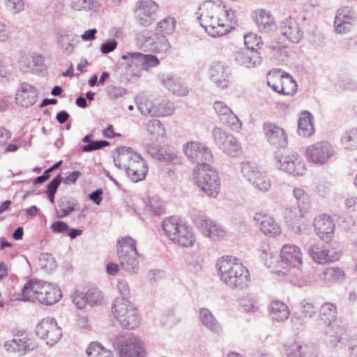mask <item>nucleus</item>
<instances>
[{
  "label": "nucleus",
  "mask_w": 357,
  "mask_h": 357,
  "mask_svg": "<svg viewBox=\"0 0 357 357\" xmlns=\"http://www.w3.org/2000/svg\"><path fill=\"white\" fill-rule=\"evenodd\" d=\"M195 15L200 25L212 37L227 34L236 24L235 10L220 2L205 1L199 5Z\"/></svg>",
  "instance_id": "f257e3e1"
},
{
  "label": "nucleus",
  "mask_w": 357,
  "mask_h": 357,
  "mask_svg": "<svg viewBox=\"0 0 357 357\" xmlns=\"http://www.w3.org/2000/svg\"><path fill=\"white\" fill-rule=\"evenodd\" d=\"M337 315V306L333 303L326 302L319 307L318 326L331 347H342L347 340L344 328L334 324Z\"/></svg>",
  "instance_id": "f03ea898"
},
{
  "label": "nucleus",
  "mask_w": 357,
  "mask_h": 357,
  "mask_svg": "<svg viewBox=\"0 0 357 357\" xmlns=\"http://www.w3.org/2000/svg\"><path fill=\"white\" fill-rule=\"evenodd\" d=\"M216 266L221 281L232 289L248 287L250 273L236 257L225 255L218 259Z\"/></svg>",
  "instance_id": "7ed1b4c3"
},
{
  "label": "nucleus",
  "mask_w": 357,
  "mask_h": 357,
  "mask_svg": "<svg viewBox=\"0 0 357 357\" xmlns=\"http://www.w3.org/2000/svg\"><path fill=\"white\" fill-rule=\"evenodd\" d=\"M114 162L119 169H124L128 176L134 182L144 180L148 172L144 159L130 147L117 148L114 155Z\"/></svg>",
  "instance_id": "20e7f679"
},
{
  "label": "nucleus",
  "mask_w": 357,
  "mask_h": 357,
  "mask_svg": "<svg viewBox=\"0 0 357 357\" xmlns=\"http://www.w3.org/2000/svg\"><path fill=\"white\" fill-rule=\"evenodd\" d=\"M61 292L55 284L38 280H30L23 289L22 297L17 300L39 302L47 305H53L61 299Z\"/></svg>",
  "instance_id": "39448f33"
},
{
  "label": "nucleus",
  "mask_w": 357,
  "mask_h": 357,
  "mask_svg": "<svg viewBox=\"0 0 357 357\" xmlns=\"http://www.w3.org/2000/svg\"><path fill=\"white\" fill-rule=\"evenodd\" d=\"M166 236L174 243L185 248L194 246L196 236L192 228L176 217L165 218L162 225Z\"/></svg>",
  "instance_id": "423d86ee"
},
{
  "label": "nucleus",
  "mask_w": 357,
  "mask_h": 357,
  "mask_svg": "<svg viewBox=\"0 0 357 357\" xmlns=\"http://www.w3.org/2000/svg\"><path fill=\"white\" fill-rule=\"evenodd\" d=\"M111 311L114 318L124 329L135 330L141 324L140 314L128 298H115L112 304Z\"/></svg>",
  "instance_id": "0eeeda50"
},
{
  "label": "nucleus",
  "mask_w": 357,
  "mask_h": 357,
  "mask_svg": "<svg viewBox=\"0 0 357 357\" xmlns=\"http://www.w3.org/2000/svg\"><path fill=\"white\" fill-rule=\"evenodd\" d=\"M281 266L289 272V280L296 285L305 284L301 280L303 269V253L295 244H285L280 250Z\"/></svg>",
  "instance_id": "6e6552de"
},
{
  "label": "nucleus",
  "mask_w": 357,
  "mask_h": 357,
  "mask_svg": "<svg viewBox=\"0 0 357 357\" xmlns=\"http://www.w3.org/2000/svg\"><path fill=\"white\" fill-rule=\"evenodd\" d=\"M136 241L129 236L119 238L116 252L121 268L126 272L135 274L139 269V259L143 255L137 252Z\"/></svg>",
  "instance_id": "1a4fd4ad"
},
{
  "label": "nucleus",
  "mask_w": 357,
  "mask_h": 357,
  "mask_svg": "<svg viewBox=\"0 0 357 357\" xmlns=\"http://www.w3.org/2000/svg\"><path fill=\"white\" fill-rule=\"evenodd\" d=\"M243 177L257 190L265 193L272 188V180L268 174L255 164L243 162L240 164Z\"/></svg>",
  "instance_id": "9d476101"
},
{
  "label": "nucleus",
  "mask_w": 357,
  "mask_h": 357,
  "mask_svg": "<svg viewBox=\"0 0 357 357\" xmlns=\"http://www.w3.org/2000/svg\"><path fill=\"white\" fill-rule=\"evenodd\" d=\"M119 357H143V342L133 334L118 335L111 339Z\"/></svg>",
  "instance_id": "9b49d317"
},
{
  "label": "nucleus",
  "mask_w": 357,
  "mask_h": 357,
  "mask_svg": "<svg viewBox=\"0 0 357 357\" xmlns=\"http://www.w3.org/2000/svg\"><path fill=\"white\" fill-rule=\"evenodd\" d=\"M197 186L208 196L216 197L220 190V181L218 172L211 166H200L195 170Z\"/></svg>",
  "instance_id": "f8f14e48"
},
{
  "label": "nucleus",
  "mask_w": 357,
  "mask_h": 357,
  "mask_svg": "<svg viewBox=\"0 0 357 357\" xmlns=\"http://www.w3.org/2000/svg\"><path fill=\"white\" fill-rule=\"evenodd\" d=\"M335 155V148L328 141L316 142L309 146L305 150L307 161L317 165L326 164Z\"/></svg>",
  "instance_id": "ddd939ff"
},
{
  "label": "nucleus",
  "mask_w": 357,
  "mask_h": 357,
  "mask_svg": "<svg viewBox=\"0 0 357 357\" xmlns=\"http://www.w3.org/2000/svg\"><path fill=\"white\" fill-rule=\"evenodd\" d=\"M183 151L190 161L197 164L195 170L200 166H211L213 155L208 147L204 144L197 142H188L183 146Z\"/></svg>",
  "instance_id": "4468645a"
},
{
  "label": "nucleus",
  "mask_w": 357,
  "mask_h": 357,
  "mask_svg": "<svg viewBox=\"0 0 357 357\" xmlns=\"http://www.w3.org/2000/svg\"><path fill=\"white\" fill-rule=\"evenodd\" d=\"M307 253L317 264H326L337 261L342 253L337 248L313 243L307 248Z\"/></svg>",
  "instance_id": "2eb2a0df"
},
{
  "label": "nucleus",
  "mask_w": 357,
  "mask_h": 357,
  "mask_svg": "<svg viewBox=\"0 0 357 357\" xmlns=\"http://www.w3.org/2000/svg\"><path fill=\"white\" fill-rule=\"evenodd\" d=\"M36 333L41 339L46 341V344L54 345L61 337V329L52 317L43 319L36 327Z\"/></svg>",
  "instance_id": "dca6fc26"
},
{
  "label": "nucleus",
  "mask_w": 357,
  "mask_h": 357,
  "mask_svg": "<svg viewBox=\"0 0 357 357\" xmlns=\"http://www.w3.org/2000/svg\"><path fill=\"white\" fill-rule=\"evenodd\" d=\"M208 75L211 81L219 89H227L232 83L231 69L222 62H213Z\"/></svg>",
  "instance_id": "f3484780"
},
{
  "label": "nucleus",
  "mask_w": 357,
  "mask_h": 357,
  "mask_svg": "<svg viewBox=\"0 0 357 357\" xmlns=\"http://www.w3.org/2000/svg\"><path fill=\"white\" fill-rule=\"evenodd\" d=\"M212 137L218 148L227 155L235 156L238 153L241 146L231 134L221 128L215 127L212 130Z\"/></svg>",
  "instance_id": "a211bd4d"
},
{
  "label": "nucleus",
  "mask_w": 357,
  "mask_h": 357,
  "mask_svg": "<svg viewBox=\"0 0 357 357\" xmlns=\"http://www.w3.org/2000/svg\"><path fill=\"white\" fill-rule=\"evenodd\" d=\"M158 5L153 0H139L135 3L137 23L143 26H150L155 20Z\"/></svg>",
  "instance_id": "6ab92c4d"
},
{
  "label": "nucleus",
  "mask_w": 357,
  "mask_h": 357,
  "mask_svg": "<svg viewBox=\"0 0 357 357\" xmlns=\"http://www.w3.org/2000/svg\"><path fill=\"white\" fill-rule=\"evenodd\" d=\"M275 159L280 169L294 176H303L307 171L305 164L296 153L276 156Z\"/></svg>",
  "instance_id": "aec40b11"
},
{
  "label": "nucleus",
  "mask_w": 357,
  "mask_h": 357,
  "mask_svg": "<svg viewBox=\"0 0 357 357\" xmlns=\"http://www.w3.org/2000/svg\"><path fill=\"white\" fill-rule=\"evenodd\" d=\"M263 132L266 140L275 148H284L288 144L287 135L281 126L269 121L263 124Z\"/></svg>",
  "instance_id": "412c9836"
},
{
  "label": "nucleus",
  "mask_w": 357,
  "mask_h": 357,
  "mask_svg": "<svg viewBox=\"0 0 357 357\" xmlns=\"http://www.w3.org/2000/svg\"><path fill=\"white\" fill-rule=\"evenodd\" d=\"M314 227L317 235L324 242H331L334 237L335 224L330 215L321 214L314 220Z\"/></svg>",
  "instance_id": "4be33fe9"
},
{
  "label": "nucleus",
  "mask_w": 357,
  "mask_h": 357,
  "mask_svg": "<svg viewBox=\"0 0 357 357\" xmlns=\"http://www.w3.org/2000/svg\"><path fill=\"white\" fill-rule=\"evenodd\" d=\"M55 37L59 50L67 56L73 54L79 42L78 36L65 29L56 30Z\"/></svg>",
  "instance_id": "5701e85b"
},
{
  "label": "nucleus",
  "mask_w": 357,
  "mask_h": 357,
  "mask_svg": "<svg viewBox=\"0 0 357 357\" xmlns=\"http://www.w3.org/2000/svg\"><path fill=\"white\" fill-rule=\"evenodd\" d=\"M197 224L202 234L211 240L223 239L227 235L225 229L211 218L200 217L197 218Z\"/></svg>",
  "instance_id": "b1692460"
},
{
  "label": "nucleus",
  "mask_w": 357,
  "mask_h": 357,
  "mask_svg": "<svg viewBox=\"0 0 357 357\" xmlns=\"http://www.w3.org/2000/svg\"><path fill=\"white\" fill-rule=\"evenodd\" d=\"M38 95V91L34 86L27 82H22L15 94V102L20 107H29L36 102Z\"/></svg>",
  "instance_id": "393cba45"
},
{
  "label": "nucleus",
  "mask_w": 357,
  "mask_h": 357,
  "mask_svg": "<svg viewBox=\"0 0 357 357\" xmlns=\"http://www.w3.org/2000/svg\"><path fill=\"white\" fill-rule=\"evenodd\" d=\"M158 78L160 84L174 95L185 96L189 93L188 86L182 79L172 73H162L158 75Z\"/></svg>",
  "instance_id": "a878e982"
},
{
  "label": "nucleus",
  "mask_w": 357,
  "mask_h": 357,
  "mask_svg": "<svg viewBox=\"0 0 357 357\" xmlns=\"http://www.w3.org/2000/svg\"><path fill=\"white\" fill-rule=\"evenodd\" d=\"M355 19L356 14L352 8L349 6L340 8L337 10L335 17V31L338 33L347 32L355 22Z\"/></svg>",
  "instance_id": "bb28decb"
},
{
  "label": "nucleus",
  "mask_w": 357,
  "mask_h": 357,
  "mask_svg": "<svg viewBox=\"0 0 357 357\" xmlns=\"http://www.w3.org/2000/svg\"><path fill=\"white\" fill-rule=\"evenodd\" d=\"M4 347L8 352L17 354L18 356H23L28 351L33 350L35 344L33 340L22 335L6 341Z\"/></svg>",
  "instance_id": "cd10ccee"
},
{
  "label": "nucleus",
  "mask_w": 357,
  "mask_h": 357,
  "mask_svg": "<svg viewBox=\"0 0 357 357\" xmlns=\"http://www.w3.org/2000/svg\"><path fill=\"white\" fill-rule=\"evenodd\" d=\"M284 348L287 357H317L315 349L307 344L291 342L285 344Z\"/></svg>",
  "instance_id": "c85d7f7f"
},
{
  "label": "nucleus",
  "mask_w": 357,
  "mask_h": 357,
  "mask_svg": "<svg viewBox=\"0 0 357 357\" xmlns=\"http://www.w3.org/2000/svg\"><path fill=\"white\" fill-rule=\"evenodd\" d=\"M254 220L259 225L261 231L266 236L273 237L282 232L280 227L271 216L257 213L254 216Z\"/></svg>",
  "instance_id": "c756f323"
},
{
  "label": "nucleus",
  "mask_w": 357,
  "mask_h": 357,
  "mask_svg": "<svg viewBox=\"0 0 357 357\" xmlns=\"http://www.w3.org/2000/svg\"><path fill=\"white\" fill-rule=\"evenodd\" d=\"M345 277L343 269L337 266L324 268L318 274L319 280L328 285L340 283L344 280Z\"/></svg>",
  "instance_id": "7c9ffc66"
},
{
  "label": "nucleus",
  "mask_w": 357,
  "mask_h": 357,
  "mask_svg": "<svg viewBox=\"0 0 357 357\" xmlns=\"http://www.w3.org/2000/svg\"><path fill=\"white\" fill-rule=\"evenodd\" d=\"M280 31L284 36L294 43H298L303 36V32L298 23L290 17L282 22Z\"/></svg>",
  "instance_id": "2f4dec72"
},
{
  "label": "nucleus",
  "mask_w": 357,
  "mask_h": 357,
  "mask_svg": "<svg viewBox=\"0 0 357 357\" xmlns=\"http://www.w3.org/2000/svg\"><path fill=\"white\" fill-rule=\"evenodd\" d=\"M235 61L238 64L250 68L260 65L262 59L258 51L245 50L236 53Z\"/></svg>",
  "instance_id": "473e14b6"
},
{
  "label": "nucleus",
  "mask_w": 357,
  "mask_h": 357,
  "mask_svg": "<svg viewBox=\"0 0 357 357\" xmlns=\"http://www.w3.org/2000/svg\"><path fill=\"white\" fill-rule=\"evenodd\" d=\"M268 315L272 321L282 322L289 317L288 306L280 301H272L268 307Z\"/></svg>",
  "instance_id": "72a5a7b5"
},
{
  "label": "nucleus",
  "mask_w": 357,
  "mask_h": 357,
  "mask_svg": "<svg viewBox=\"0 0 357 357\" xmlns=\"http://www.w3.org/2000/svg\"><path fill=\"white\" fill-rule=\"evenodd\" d=\"M199 319L202 324L212 333L215 334L222 333L221 324L208 308L203 307L199 310Z\"/></svg>",
  "instance_id": "f704fd0d"
},
{
  "label": "nucleus",
  "mask_w": 357,
  "mask_h": 357,
  "mask_svg": "<svg viewBox=\"0 0 357 357\" xmlns=\"http://www.w3.org/2000/svg\"><path fill=\"white\" fill-rule=\"evenodd\" d=\"M254 19L259 29L269 31L275 29V20L271 13L264 9H259L254 12Z\"/></svg>",
  "instance_id": "c9c22d12"
},
{
  "label": "nucleus",
  "mask_w": 357,
  "mask_h": 357,
  "mask_svg": "<svg viewBox=\"0 0 357 357\" xmlns=\"http://www.w3.org/2000/svg\"><path fill=\"white\" fill-rule=\"evenodd\" d=\"M145 46L153 52L165 53L171 47L169 42L164 36H158L157 34L153 37L149 38L145 42Z\"/></svg>",
  "instance_id": "e433bc0d"
},
{
  "label": "nucleus",
  "mask_w": 357,
  "mask_h": 357,
  "mask_svg": "<svg viewBox=\"0 0 357 357\" xmlns=\"http://www.w3.org/2000/svg\"><path fill=\"white\" fill-rule=\"evenodd\" d=\"M312 116L307 111L303 112L298 122V133L300 136L309 137L314 132Z\"/></svg>",
  "instance_id": "4c0bfd02"
},
{
  "label": "nucleus",
  "mask_w": 357,
  "mask_h": 357,
  "mask_svg": "<svg viewBox=\"0 0 357 357\" xmlns=\"http://www.w3.org/2000/svg\"><path fill=\"white\" fill-rule=\"evenodd\" d=\"M70 7L75 11L86 13H97L101 8L97 0H70Z\"/></svg>",
  "instance_id": "58836bf2"
},
{
  "label": "nucleus",
  "mask_w": 357,
  "mask_h": 357,
  "mask_svg": "<svg viewBox=\"0 0 357 357\" xmlns=\"http://www.w3.org/2000/svg\"><path fill=\"white\" fill-rule=\"evenodd\" d=\"M77 204V201L72 197L64 196L58 201V207L55 209L56 217L63 218L71 213Z\"/></svg>",
  "instance_id": "ea45409f"
},
{
  "label": "nucleus",
  "mask_w": 357,
  "mask_h": 357,
  "mask_svg": "<svg viewBox=\"0 0 357 357\" xmlns=\"http://www.w3.org/2000/svg\"><path fill=\"white\" fill-rule=\"evenodd\" d=\"M147 135L151 140H159L166 137V130L162 123L157 119H151L146 123Z\"/></svg>",
  "instance_id": "a19ab883"
},
{
  "label": "nucleus",
  "mask_w": 357,
  "mask_h": 357,
  "mask_svg": "<svg viewBox=\"0 0 357 357\" xmlns=\"http://www.w3.org/2000/svg\"><path fill=\"white\" fill-rule=\"evenodd\" d=\"M135 61L141 66L142 70L149 71L151 68L157 67L160 64L158 58L153 54L138 53L134 54Z\"/></svg>",
  "instance_id": "79ce46f5"
},
{
  "label": "nucleus",
  "mask_w": 357,
  "mask_h": 357,
  "mask_svg": "<svg viewBox=\"0 0 357 357\" xmlns=\"http://www.w3.org/2000/svg\"><path fill=\"white\" fill-rule=\"evenodd\" d=\"M278 77L281 78V91L282 95L291 96L296 92L297 84L292 76L288 73L281 74V72L278 71Z\"/></svg>",
  "instance_id": "37998d69"
},
{
  "label": "nucleus",
  "mask_w": 357,
  "mask_h": 357,
  "mask_svg": "<svg viewBox=\"0 0 357 357\" xmlns=\"http://www.w3.org/2000/svg\"><path fill=\"white\" fill-rule=\"evenodd\" d=\"M340 143L345 150H357V128H352L344 132L341 137Z\"/></svg>",
  "instance_id": "c03bdc74"
},
{
  "label": "nucleus",
  "mask_w": 357,
  "mask_h": 357,
  "mask_svg": "<svg viewBox=\"0 0 357 357\" xmlns=\"http://www.w3.org/2000/svg\"><path fill=\"white\" fill-rule=\"evenodd\" d=\"M293 195L297 201L298 207L301 213H307L310 208L311 203L308 195L300 188H294Z\"/></svg>",
  "instance_id": "a18cd8bd"
},
{
  "label": "nucleus",
  "mask_w": 357,
  "mask_h": 357,
  "mask_svg": "<svg viewBox=\"0 0 357 357\" xmlns=\"http://www.w3.org/2000/svg\"><path fill=\"white\" fill-rule=\"evenodd\" d=\"M174 112V104L169 101L154 100V116H167Z\"/></svg>",
  "instance_id": "49530a36"
},
{
  "label": "nucleus",
  "mask_w": 357,
  "mask_h": 357,
  "mask_svg": "<svg viewBox=\"0 0 357 357\" xmlns=\"http://www.w3.org/2000/svg\"><path fill=\"white\" fill-rule=\"evenodd\" d=\"M88 357H113V353L99 342H91L86 351Z\"/></svg>",
  "instance_id": "de8ad7c7"
},
{
  "label": "nucleus",
  "mask_w": 357,
  "mask_h": 357,
  "mask_svg": "<svg viewBox=\"0 0 357 357\" xmlns=\"http://www.w3.org/2000/svg\"><path fill=\"white\" fill-rule=\"evenodd\" d=\"M176 21L174 17H166L161 20L157 25L156 34L165 36L171 35L175 31Z\"/></svg>",
  "instance_id": "09e8293b"
},
{
  "label": "nucleus",
  "mask_w": 357,
  "mask_h": 357,
  "mask_svg": "<svg viewBox=\"0 0 357 357\" xmlns=\"http://www.w3.org/2000/svg\"><path fill=\"white\" fill-rule=\"evenodd\" d=\"M147 152L153 158L160 161L171 162L176 157V154L172 151H162L153 146H148Z\"/></svg>",
  "instance_id": "8fccbe9b"
},
{
  "label": "nucleus",
  "mask_w": 357,
  "mask_h": 357,
  "mask_svg": "<svg viewBox=\"0 0 357 357\" xmlns=\"http://www.w3.org/2000/svg\"><path fill=\"white\" fill-rule=\"evenodd\" d=\"M43 61L40 55H32L31 56H22L20 61V68L24 72H29L33 70V64L38 65Z\"/></svg>",
  "instance_id": "3c124183"
},
{
  "label": "nucleus",
  "mask_w": 357,
  "mask_h": 357,
  "mask_svg": "<svg viewBox=\"0 0 357 357\" xmlns=\"http://www.w3.org/2000/svg\"><path fill=\"white\" fill-rule=\"evenodd\" d=\"M244 43L246 47V50L252 51H258L257 49L261 48L263 45L261 38L253 33L245 35Z\"/></svg>",
  "instance_id": "603ef678"
},
{
  "label": "nucleus",
  "mask_w": 357,
  "mask_h": 357,
  "mask_svg": "<svg viewBox=\"0 0 357 357\" xmlns=\"http://www.w3.org/2000/svg\"><path fill=\"white\" fill-rule=\"evenodd\" d=\"M38 266L46 271H53L56 266L54 257L49 253H42L40 255Z\"/></svg>",
  "instance_id": "864d4df0"
},
{
  "label": "nucleus",
  "mask_w": 357,
  "mask_h": 357,
  "mask_svg": "<svg viewBox=\"0 0 357 357\" xmlns=\"http://www.w3.org/2000/svg\"><path fill=\"white\" fill-rule=\"evenodd\" d=\"M185 265L188 270L192 273H198L202 269L199 257L196 254H190L186 257Z\"/></svg>",
  "instance_id": "5fc2aeb1"
},
{
  "label": "nucleus",
  "mask_w": 357,
  "mask_h": 357,
  "mask_svg": "<svg viewBox=\"0 0 357 357\" xmlns=\"http://www.w3.org/2000/svg\"><path fill=\"white\" fill-rule=\"evenodd\" d=\"M241 304L245 311L248 312H255L260 307L258 300L253 296H247L241 300Z\"/></svg>",
  "instance_id": "6e6d98bb"
},
{
  "label": "nucleus",
  "mask_w": 357,
  "mask_h": 357,
  "mask_svg": "<svg viewBox=\"0 0 357 357\" xmlns=\"http://www.w3.org/2000/svg\"><path fill=\"white\" fill-rule=\"evenodd\" d=\"M213 108L221 121H223L232 112L230 107L222 101H215L213 103Z\"/></svg>",
  "instance_id": "4d7b16f0"
},
{
  "label": "nucleus",
  "mask_w": 357,
  "mask_h": 357,
  "mask_svg": "<svg viewBox=\"0 0 357 357\" xmlns=\"http://www.w3.org/2000/svg\"><path fill=\"white\" fill-rule=\"evenodd\" d=\"M137 108L142 115L154 116V100L142 99L137 103Z\"/></svg>",
  "instance_id": "13d9d810"
},
{
  "label": "nucleus",
  "mask_w": 357,
  "mask_h": 357,
  "mask_svg": "<svg viewBox=\"0 0 357 357\" xmlns=\"http://www.w3.org/2000/svg\"><path fill=\"white\" fill-rule=\"evenodd\" d=\"M5 7L8 12L12 15H16L24 8L23 0H6Z\"/></svg>",
  "instance_id": "bf43d9fd"
},
{
  "label": "nucleus",
  "mask_w": 357,
  "mask_h": 357,
  "mask_svg": "<svg viewBox=\"0 0 357 357\" xmlns=\"http://www.w3.org/2000/svg\"><path fill=\"white\" fill-rule=\"evenodd\" d=\"M300 306L301 312L303 317L310 319L314 317V315L317 314V309L314 305V303L312 302L307 301H303L301 303Z\"/></svg>",
  "instance_id": "052dcab7"
},
{
  "label": "nucleus",
  "mask_w": 357,
  "mask_h": 357,
  "mask_svg": "<svg viewBox=\"0 0 357 357\" xmlns=\"http://www.w3.org/2000/svg\"><path fill=\"white\" fill-rule=\"evenodd\" d=\"M146 208L149 211L152 212L153 214L156 215L162 213L165 211L162 202L156 197H152L149 199L146 204Z\"/></svg>",
  "instance_id": "680f3d73"
},
{
  "label": "nucleus",
  "mask_w": 357,
  "mask_h": 357,
  "mask_svg": "<svg viewBox=\"0 0 357 357\" xmlns=\"http://www.w3.org/2000/svg\"><path fill=\"white\" fill-rule=\"evenodd\" d=\"M85 294L88 304L91 305L99 304L102 298L101 292L96 288L89 289Z\"/></svg>",
  "instance_id": "e2e57ef3"
},
{
  "label": "nucleus",
  "mask_w": 357,
  "mask_h": 357,
  "mask_svg": "<svg viewBox=\"0 0 357 357\" xmlns=\"http://www.w3.org/2000/svg\"><path fill=\"white\" fill-rule=\"evenodd\" d=\"M292 219H289L290 223H289V228L296 234H303L307 229V225L303 219V217L299 218L298 220L294 222L291 221Z\"/></svg>",
  "instance_id": "0e129e2a"
},
{
  "label": "nucleus",
  "mask_w": 357,
  "mask_h": 357,
  "mask_svg": "<svg viewBox=\"0 0 357 357\" xmlns=\"http://www.w3.org/2000/svg\"><path fill=\"white\" fill-rule=\"evenodd\" d=\"M109 143L106 140L92 141L91 143L81 147L83 152H91L101 149L103 147L109 146Z\"/></svg>",
  "instance_id": "69168bd1"
},
{
  "label": "nucleus",
  "mask_w": 357,
  "mask_h": 357,
  "mask_svg": "<svg viewBox=\"0 0 357 357\" xmlns=\"http://www.w3.org/2000/svg\"><path fill=\"white\" fill-rule=\"evenodd\" d=\"M274 75L275 77H271V74H269V77L267 79V84L273 91L278 93L282 94L281 78L278 77V72H274Z\"/></svg>",
  "instance_id": "338daca9"
},
{
  "label": "nucleus",
  "mask_w": 357,
  "mask_h": 357,
  "mask_svg": "<svg viewBox=\"0 0 357 357\" xmlns=\"http://www.w3.org/2000/svg\"><path fill=\"white\" fill-rule=\"evenodd\" d=\"M222 122L234 130H238L241 127L239 119L233 112Z\"/></svg>",
  "instance_id": "774afa93"
}]
</instances>
